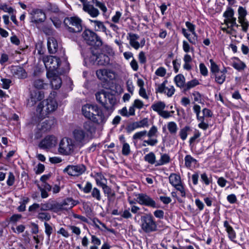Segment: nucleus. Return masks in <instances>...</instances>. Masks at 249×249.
Masks as SVG:
<instances>
[{
	"label": "nucleus",
	"mask_w": 249,
	"mask_h": 249,
	"mask_svg": "<svg viewBox=\"0 0 249 249\" xmlns=\"http://www.w3.org/2000/svg\"><path fill=\"white\" fill-rule=\"evenodd\" d=\"M63 210H67L72 208L76 205L75 201L71 198H68L61 202Z\"/></svg>",
	"instance_id": "473e14b6"
},
{
	"label": "nucleus",
	"mask_w": 249,
	"mask_h": 249,
	"mask_svg": "<svg viewBox=\"0 0 249 249\" xmlns=\"http://www.w3.org/2000/svg\"><path fill=\"white\" fill-rule=\"evenodd\" d=\"M83 38L87 44L89 45L100 47L102 45L101 38L94 32L87 29L82 34Z\"/></svg>",
	"instance_id": "0eeeda50"
},
{
	"label": "nucleus",
	"mask_w": 249,
	"mask_h": 249,
	"mask_svg": "<svg viewBox=\"0 0 249 249\" xmlns=\"http://www.w3.org/2000/svg\"><path fill=\"white\" fill-rule=\"evenodd\" d=\"M96 75L99 79L104 81L112 80L115 77L114 72L110 70L106 69L99 70L97 71Z\"/></svg>",
	"instance_id": "412c9836"
},
{
	"label": "nucleus",
	"mask_w": 249,
	"mask_h": 249,
	"mask_svg": "<svg viewBox=\"0 0 249 249\" xmlns=\"http://www.w3.org/2000/svg\"><path fill=\"white\" fill-rule=\"evenodd\" d=\"M144 160L149 163L153 164L156 163V156L153 152H150L144 156Z\"/></svg>",
	"instance_id": "37998d69"
},
{
	"label": "nucleus",
	"mask_w": 249,
	"mask_h": 249,
	"mask_svg": "<svg viewBox=\"0 0 249 249\" xmlns=\"http://www.w3.org/2000/svg\"><path fill=\"white\" fill-rule=\"evenodd\" d=\"M67 60L68 58L64 50L61 51V54L59 57L50 55L45 56L43 58V62H65Z\"/></svg>",
	"instance_id": "4be33fe9"
},
{
	"label": "nucleus",
	"mask_w": 249,
	"mask_h": 249,
	"mask_svg": "<svg viewBox=\"0 0 249 249\" xmlns=\"http://www.w3.org/2000/svg\"><path fill=\"white\" fill-rule=\"evenodd\" d=\"M157 133L158 128L157 126H156L155 125H153L150 128V130L148 131H147V134L146 136L148 137L149 139L147 140H144L143 141V143L142 144V145L146 146L144 143H146L148 145L152 146L156 145L158 143V141L157 139H152V138L156 136Z\"/></svg>",
	"instance_id": "a211bd4d"
},
{
	"label": "nucleus",
	"mask_w": 249,
	"mask_h": 249,
	"mask_svg": "<svg viewBox=\"0 0 249 249\" xmlns=\"http://www.w3.org/2000/svg\"><path fill=\"white\" fill-rule=\"evenodd\" d=\"M141 229L145 233H150L157 231V225L151 214H146L141 217Z\"/></svg>",
	"instance_id": "7ed1b4c3"
},
{
	"label": "nucleus",
	"mask_w": 249,
	"mask_h": 249,
	"mask_svg": "<svg viewBox=\"0 0 249 249\" xmlns=\"http://www.w3.org/2000/svg\"><path fill=\"white\" fill-rule=\"evenodd\" d=\"M86 170V166L83 164H80L68 165L63 170V172L71 176H78L83 174Z\"/></svg>",
	"instance_id": "ddd939ff"
},
{
	"label": "nucleus",
	"mask_w": 249,
	"mask_h": 249,
	"mask_svg": "<svg viewBox=\"0 0 249 249\" xmlns=\"http://www.w3.org/2000/svg\"><path fill=\"white\" fill-rule=\"evenodd\" d=\"M169 181L170 184L180 193L181 196H185L186 192L185 188L181 177L179 175L176 173H171L169 177Z\"/></svg>",
	"instance_id": "9d476101"
},
{
	"label": "nucleus",
	"mask_w": 249,
	"mask_h": 249,
	"mask_svg": "<svg viewBox=\"0 0 249 249\" xmlns=\"http://www.w3.org/2000/svg\"><path fill=\"white\" fill-rule=\"evenodd\" d=\"M90 23L93 26L94 30L96 31L106 32L107 28L103 22L100 20L89 19Z\"/></svg>",
	"instance_id": "c756f323"
},
{
	"label": "nucleus",
	"mask_w": 249,
	"mask_h": 249,
	"mask_svg": "<svg viewBox=\"0 0 249 249\" xmlns=\"http://www.w3.org/2000/svg\"><path fill=\"white\" fill-rule=\"evenodd\" d=\"M183 50L186 53H188L190 51H193V49L191 48L189 44L185 40L183 41Z\"/></svg>",
	"instance_id": "338daca9"
},
{
	"label": "nucleus",
	"mask_w": 249,
	"mask_h": 249,
	"mask_svg": "<svg viewBox=\"0 0 249 249\" xmlns=\"http://www.w3.org/2000/svg\"><path fill=\"white\" fill-rule=\"evenodd\" d=\"M203 116H200V117H203L204 119H205V118L211 117L213 116L212 112L207 108H204L202 109Z\"/></svg>",
	"instance_id": "0e129e2a"
},
{
	"label": "nucleus",
	"mask_w": 249,
	"mask_h": 249,
	"mask_svg": "<svg viewBox=\"0 0 249 249\" xmlns=\"http://www.w3.org/2000/svg\"><path fill=\"white\" fill-rule=\"evenodd\" d=\"M192 95L195 102H198V103H202V97L199 92L198 91H195L193 93Z\"/></svg>",
	"instance_id": "774afa93"
},
{
	"label": "nucleus",
	"mask_w": 249,
	"mask_h": 249,
	"mask_svg": "<svg viewBox=\"0 0 249 249\" xmlns=\"http://www.w3.org/2000/svg\"><path fill=\"white\" fill-rule=\"evenodd\" d=\"M37 218L41 221H49L50 220L51 216L48 213L40 212L38 213Z\"/></svg>",
	"instance_id": "a18cd8bd"
},
{
	"label": "nucleus",
	"mask_w": 249,
	"mask_h": 249,
	"mask_svg": "<svg viewBox=\"0 0 249 249\" xmlns=\"http://www.w3.org/2000/svg\"><path fill=\"white\" fill-rule=\"evenodd\" d=\"M165 107V104L163 102L159 101L153 104L151 106L152 109L158 112V114L161 112Z\"/></svg>",
	"instance_id": "f704fd0d"
},
{
	"label": "nucleus",
	"mask_w": 249,
	"mask_h": 249,
	"mask_svg": "<svg viewBox=\"0 0 249 249\" xmlns=\"http://www.w3.org/2000/svg\"><path fill=\"white\" fill-rule=\"evenodd\" d=\"M127 39L129 41L130 45L134 49L138 50L142 48L145 44V40L144 38L139 42L140 36L136 34L129 33L127 34Z\"/></svg>",
	"instance_id": "9b49d317"
},
{
	"label": "nucleus",
	"mask_w": 249,
	"mask_h": 249,
	"mask_svg": "<svg viewBox=\"0 0 249 249\" xmlns=\"http://www.w3.org/2000/svg\"><path fill=\"white\" fill-rule=\"evenodd\" d=\"M248 12L246 7L239 6L237 9L238 26L236 28L241 27V31L244 33H247L249 29V21L247 18Z\"/></svg>",
	"instance_id": "20e7f679"
},
{
	"label": "nucleus",
	"mask_w": 249,
	"mask_h": 249,
	"mask_svg": "<svg viewBox=\"0 0 249 249\" xmlns=\"http://www.w3.org/2000/svg\"><path fill=\"white\" fill-rule=\"evenodd\" d=\"M137 202L142 205L153 208L157 207L156 203L151 197L145 194H139L137 195Z\"/></svg>",
	"instance_id": "2eb2a0df"
},
{
	"label": "nucleus",
	"mask_w": 249,
	"mask_h": 249,
	"mask_svg": "<svg viewBox=\"0 0 249 249\" xmlns=\"http://www.w3.org/2000/svg\"><path fill=\"white\" fill-rule=\"evenodd\" d=\"M78 149L72 139L65 137L59 143L58 152L62 155L70 156L72 155Z\"/></svg>",
	"instance_id": "f03ea898"
},
{
	"label": "nucleus",
	"mask_w": 249,
	"mask_h": 249,
	"mask_svg": "<svg viewBox=\"0 0 249 249\" xmlns=\"http://www.w3.org/2000/svg\"><path fill=\"white\" fill-rule=\"evenodd\" d=\"M98 107L97 105H85L82 108V114L86 118L90 120Z\"/></svg>",
	"instance_id": "aec40b11"
},
{
	"label": "nucleus",
	"mask_w": 249,
	"mask_h": 249,
	"mask_svg": "<svg viewBox=\"0 0 249 249\" xmlns=\"http://www.w3.org/2000/svg\"><path fill=\"white\" fill-rule=\"evenodd\" d=\"M62 63H44L47 69V76L49 78H52L51 84L53 88L59 89L61 85L62 81L58 76L66 72L67 70L61 67Z\"/></svg>",
	"instance_id": "f257e3e1"
},
{
	"label": "nucleus",
	"mask_w": 249,
	"mask_h": 249,
	"mask_svg": "<svg viewBox=\"0 0 249 249\" xmlns=\"http://www.w3.org/2000/svg\"><path fill=\"white\" fill-rule=\"evenodd\" d=\"M82 128L89 137L95 132V130L92 123L89 121H86L83 124Z\"/></svg>",
	"instance_id": "c85d7f7f"
},
{
	"label": "nucleus",
	"mask_w": 249,
	"mask_h": 249,
	"mask_svg": "<svg viewBox=\"0 0 249 249\" xmlns=\"http://www.w3.org/2000/svg\"><path fill=\"white\" fill-rule=\"evenodd\" d=\"M44 226H45V233L47 234L48 237L49 238L51 234L53 232V228L47 222L44 223Z\"/></svg>",
	"instance_id": "bf43d9fd"
},
{
	"label": "nucleus",
	"mask_w": 249,
	"mask_h": 249,
	"mask_svg": "<svg viewBox=\"0 0 249 249\" xmlns=\"http://www.w3.org/2000/svg\"><path fill=\"white\" fill-rule=\"evenodd\" d=\"M137 125L139 128H143L144 127H147L148 126V122L147 118H144L142 120L136 122Z\"/></svg>",
	"instance_id": "052dcab7"
},
{
	"label": "nucleus",
	"mask_w": 249,
	"mask_h": 249,
	"mask_svg": "<svg viewBox=\"0 0 249 249\" xmlns=\"http://www.w3.org/2000/svg\"><path fill=\"white\" fill-rule=\"evenodd\" d=\"M107 93V92L102 90L96 94V100L103 106L104 105L105 102L106 101V99Z\"/></svg>",
	"instance_id": "e433bc0d"
},
{
	"label": "nucleus",
	"mask_w": 249,
	"mask_h": 249,
	"mask_svg": "<svg viewBox=\"0 0 249 249\" xmlns=\"http://www.w3.org/2000/svg\"><path fill=\"white\" fill-rule=\"evenodd\" d=\"M40 210L42 211H51V201L40 204Z\"/></svg>",
	"instance_id": "4d7b16f0"
},
{
	"label": "nucleus",
	"mask_w": 249,
	"mask_h": 249,
	"mask_svg": "<svg viewBox=\"0 0 249 249\" xmlns=\"http://www.w3.org/2000/svg\"><path fill=\"white\" fill-rule=\"evenodd\" d=\"M67 29L71 33H79L82 30V20L78 17L66 18L64 20Z\"/></svg>",
	"instance_id": "39448f33"
},
{
	"label": "nucleus",
	"mask_w": 249,
	"mask_h": 249,
	"mask_svg": "<svg viewBox=\"0 0 249 249\" xmlns=\"http://www.w3.org/2000/svg\"><path fill=\"white\" fill-rule=\"evenodd\" d=\"M190 130V128L188 126H186L181 129L179 132V135L182 140H185L187 137V132Z\"/></svg>",
	"instance_id": "de8ad7c7"
},
{
	"label": "nucleus",
	"mask_w": 249,
	"mask_h": 249,
	"mask_svg": "<svg viewBox=\"0 0 249 249\" xmlns=\"http://www.w3.org/2000/svg\"><path fill=\"white\" fill-rule=\"evenodd\" d=\"M132 105L134 106V107H135V108H138L139 109H142L144 106L143 102L138 99H135L134 101V102L132 104Z\"/></svg>",
	"instance_id": "680f3d73"
},
{
	"label": "nucleus",
	"mask_w": 249,
	"mask_h": 249,
	"mask_svg": "<svg viewBox=\"0 0 249 249\" xmlns=\"http://www.w3.org/2000/svg\"><path fill=\"white\" fill-rule=\"evenodd\" d=\"M46 85L47 84L44 83L43 80L41 79H37L34 83V87L37 89H44Z\"/></svg>",
	"instance_id": "3c124183"
},
{
	"label": "nucleus",
	"mask_w": 249,
	"mask_h": 249,
	"mask_svg": "<svg viewBox=\"0 0 249 249\" xmlns=\"http://www.w3.org/2000/svg\"><path fill=\"white\" fill-rule=\"evenodd\" d=\"M167 82V81L165 80L162 83L158 85L156 89V92H159L160 93H164L166 87L165 86Z\"/></svg>",
	"instance_id": "603ef678"
},
{
	"label": "nucleus",
	"mask_w": 249,
	"mask_h": 249,
	"mask_svg": "<svg viewBox=\"0 0 249 249\" xmlns=\"http://www.w3.org/2000/svg\"><path fill=\"white\" fill-rule=\"evenodd\" d=\"M30 21L37 28L46 19L45 13L39 9H33L30 13Z\"/></svg>",
	"instance_id": "1a4fd4ad"
},
{
	"label": "nucleus",
	"mask_w": 249,
	"mask_h": 249,
	"mask_svg": "<svg viewBox=\"0 0 249 249\" xmlns=\"http://www.w3.org/2000/svg\"><path fill=\"white\" fill-rule=\"evenodd\" d=\"M55 123L56 120L54 118H50L41 123L39 129L43 132L49 131L55 124Z\"/></svg>",
	"instance_id": "bb28decb"
},
{
	"label": "nucleus",
	"mask_w": 249,
	"mask_h": 249,
	"mask_svg": "<svg viewBox=\"0 0 249 249\" xmlns=\"http://www.w3.org/2000/svg\"><path fill=\"white\" fill-rule=\"evenodd\" d=\"M185 25L188 28V30L192 34V35L196 37V34L195 31L196 26L189 21H186L185 22Z\"/></svg>",
	"instance_id": "8fccbe9b"
},
{
	"label": "nucleus",
	"mask_w": 249,
	"mask_h": 249,
	"mask_svg": "<svg viewBox=\"0 0 249 249\" xmlns=\"http://www.w3.org/2000/svg\"><path fill=\"white\" fill-rule=\"evenodd\" d=\"M63 210L61 203H58L56 201L51 200V211L55 213Z\"/></svg>",
	"instance_id": "a19ab883"
},
{
	"label": "nucleus",
	"mask_w": 249,
	"mask_h": 249,
	"mask_svg": "<svg viewBox=\"0 0 249 249\" xmlns=\"http://www.w3.org/2000/svg\"><path fill=\"white\" fill-rule=\"evenodd\" d=\"M185 166L187 168L195 166L197 160L190 155H187L184 158Z\"/></svg>",
	"instance_id": "2f4dec72"
},
{
	"label": "nucleus",
	"mask_w": 249,
	"mask_h": 249,
	"mask_svg": "<svg viewBox=\"0 0 249 249\" xmlns=\"http://www.w3.org/2000/svg\"><path fill=\"white\" fill-rule=\"evenodd\" d=\"M11 71L14 75L20 79L25 78L27 76L25 71L18 66H12L11 68Z\"/></svg>",
	"instance_id": "a878e982"
},
{
	"label": "nucleus",
	"mask_w": 249,
	"mask_h": 249,
	"mask_svg": "<svg viewBox=\"0 0 249 249\" xmlns=\"http://www.w3.org/2000/svg\"><path fill=\"white\" fill-rule=\"evenodd\" d=\"M122 16V13L116 11L115 14L111 18V21L115 23H119Z\"/></svg>",
	"instance_id": "69168bd1"
},
{
	"label": "nucleus",
	"mask_w": 249,
	"mask_h": 249,
	"mask_svg": "<svg viewBox=\"0 0 249 249\" xmlns=\"http://www.w3.org/2000/svg\"><path fill=\"white\" fill-rule=\"evenodd\" d=\"M193 109L196 115L197 120L200 122L198 124L199 128L204 130L208 129L209 127L208 122L204 119L203 117H200V106L197 104H195Z\"/></svg>",
	"instance_id": "f3484780"
},
{
	"label": "nucleus",
	"mask_w": 249,
	"mask_h": 249,
	"mask_svg": "<svg viewBox=\"0 0 249 249\" xmlns=\"http://www.w3.org/2000/svg\"><path fill=\"white\" fill-rule=\"evenodd\" d=\"M82 9L93 18H97L100 14L98 9L95 8L93 5L89 4V2L85 3L83 5Z\"/></svg>",
	"instance_id": "5701e85b"
},
{
	"label": "nucleus",
	"mask_w": 249,
	"mask_h": 249,
	"mask_svg": "<svg viewBox=\"0 0 249 249\" xmlns=\"http://www.w3.org/2000/svg\"><path fill=\"white\" fill-rule=\"evenodd\" d=\"M199 83L198 81L196 79H193L190 81H189L187 83V84L185 86L184 89L185 90H187L192 89L197 85H199Z\"/></svg>",
	"instance_id": "49530a36"
},
{
	"label": "nucleus",
	"mask_w": 249,
	"mask_h": 249,
	"mask_svg": "<svg viewBox=\"0 0 249 249\" xmlns=\"http://www.w3.org/2000/svg\"><path fill=\"white\" fill-rule=\"evenodd\" d=\"M201 180L206 185H209L212 180L208 177L207 175L205 173H203L200 175Z\"/></svg>",
	"instance_id": "6e6d98bb"
},
{
	"label": "nucleus",
	"mask_w": 249,
	"mask_h": 249,
	"mask_svg": "<svg viewBox=\"0 0 249 249\" xmlns=\"http://www.w3.org/2000/svg\"><path fill=\"white\" fill-rule=\"evenodd\" d=\"M227 72L225 68H223L220 71V72H218L215 74V81L219 84H222L225 81L226 76L225 73Z\"/></svg>",
	"instance_id": "72a5a7b5"
},
{
	"label": "nucleus",
	"mask_w": 249,
	"mask_h": 249,
	"mask_svg": "<svg viewBox=\"0 0 249 249\" xmlns=\"http://www.w3.org/2000/svg\"><path fill=\"white\" fill-rule=\"evenodd\" d=\"M130 152V146L127 143L124 142L123 144L122 148V154L124 155L127 156L129 154Z\"/></svg>",
	"instance_id": "13d9d810"
},
{
	"label": "nucleus",
	"mask_w": 249,
	"mask_h": 249,
	"mask_svg": "<svg viewBox=\"0 0 249 249\" xmlns=\"http://www.w3.org/2000/svg\"><path fill=\"white\" fill-rule=\"evenodd\" d=\"M94 4L96 6L98 7L100 9V10L103 12V13H105L107 12V9L105 3L100 2L97 0H95L94 1Z\"/></svg>",
	"instance_id": "864d4df0"
},
{
	"label": "nucleus",
	"mask_w": 249,
	"mask_h": 249,
	"mask_svg": "<svg viewBox=\"0 0 249 249\" xmlns=\"http://www.w3.org/2000/svg\"><path fill=\"white\" fill-rule=\"evenodd\" d=\"M57 143V139L53 135H47L41 140L39 147L43 149H49L55 147Z\"/></svg>",
	"instance_id": "4468645a"
},
{
	"label": "nucleus",
	"mask_w": 249,
	"mask_h": 249,
	"mask_svg": "<svg viewBox=\"0 0 249 249\" xmlns=\"http://www.w3.org/2000/svg\"><path fill=\"white\" fill-rule=\"evenodd\" d=\"M96 184L100 186L102 183H107V180L101 173H97L95 175Z\"/></svg>",
	"instance_id": "58836bf2"
},
{
	"label": "nucleus",
	"mask_w": 249,
	"mask_h": 249,
	"mask_svg": "<svg viewBox=\"0 0 249 249\" xmlns=\"http://www.w3.org/2000/svg\"><path fill=\"white\" fill-rule=\"evenodd\" d=\"M104 106L107 108H109L113 107L116 103V100L114 95L107 92Z\"/></svg>",
	"instance_id": "7c9ffc66"
},
{
	"label": "nucleus",
	"mask_w": 249,
	"mask_h": 249,
	"mask_svg": "<svg viewBox=\"0 0 249 249\" xmlns=\"http://www.w3.org/2000/svg\"><path fill=\"white\" fill-rule=\"evenodd\" d=\"M107 119V116H106L102 110L98 107L90 121L98 124H103L106 122Z\"/></svg>",
	"instance_id": "6ab92c4d"
},
{
	"label": "nucleus",
	"mask_w": 249,
	"mask_h": 249,
	"mask_svg": "<svg viewBox=\"0 0 249 249\" xmlns=\"http://www.w3.org/2000/svg\"><path fill=\"white\" fill-rule=\"evenodd\" d=\"M46 105L43 104V101L37 105L36 108V114L38 118L43 119L50 114L49 111L47 109Z\"/></svg>",
	"instance_id": "b1692460"
},
{
	"label": "nucleus",
	"mask_w": 249,
	"mask_h": 249,
	"mask_svg": "<svg viewBox=\"0 0 249 249\" xmlns=\"http://www.w3.org/2000/svg\"><path fill=\"white\" fill-rule=\"evenodd\" d=\"M174 81L176 85L179 88H185V77L182 74H178L174 78Z\"/></svg>",
	"instance_id": "c9c22d12"
},
{
	"label": "nucleus",
	"mask_w": 249,
	"mask_h": 249,
	"mask_svg": "<svg viewBox=\"0 0 249 249\" xmlns=\"http://www.w3.org/2000/svg\"><path fill=\"white\" fill-rule=\"evenodd\" d=\"M147 134L146 130L138 131L133 135L132 138L134 140H142L146 136Z\"/></svg>",
	"instance_id": "c03bdc74"
},
{
	"label": "nucleus",
	"mask_w": 249,
	"mask_h": 249,
	"mask_svg": "<svg viewBox=\"0 0 249 249\" xmlns=\"http://www.w3.org/2000/svg\"><path fill=\"white\" fill-rule=\"evenodd\" d=\"M46 105L50 114L54 112L58 107V104L56 101L53 98L49 97L47 99L43 100V104Z\"/></svg>",
	"instance_id": "393cba45"
},
{
	"label": "nucleus",
	"mask_w": 249,
	"mask_h": 249,
	"mask_svg": "<svg viewBox=\"0 0 249 249\" xmlns=\"http://www.w3.org/2000/svg\"><path fill=\"white\" fill-rule=\"evenodd\" d=\"M91 196L98 201L101 199V195L100 191L97 188H94L91 191Z\"/></svg>",
	"instance_id": "09e8293b"
},
{
	"label": "nucleus",
	"mask_w": 249,
	"mask_h": 249,
	"mask_svg": "<svg viewBox=\"0 0 249 249\" xmlns=\"http://www.w3.org/2000/svg\"><path fill=\"white\" fill-rule=\"evenodd\" d=\"M167 129L170 134L175 135L178 131V125L174 122H169L167 124Z\"/></svg>",
	"instance_id": "ea45409f"
},
{
	"label": "nucleus",
	"mask_w": 249,
	"mask_h": 249,
	"mask_svg": "<svg viewBox=\"0 0 249 249\" xmlns=\"http://www.w3.org/2000/svg\"><path fill=\"white\" fill-rule=\"evenodd\" d=\"M223 17L224 18L223 24L228 26L231 29L238 26L237 18L234 17V11L231 7H228L226 8L223 14Z\"/></svg>",
	"instance_id": "6e6552de"
},
{
	"label": "nucleus",
	"mask_w": 249,
	"mask_h": 249,
	"mask_svg": "<svg viewBox=\"0 0 249 249\" xmlns=\"http://www.w3.org/2000/svg\"><path fill=\"white\" fill-rule=\"evenodd\" d=\"M170 161L169 156L166 154L161 155L160 160L156 163V166H160L169 163Z\"/></svg>",
	"instance_id": "4c0bfd02"
},
{
	"label": "nucleus",
	"mask_w": 249,
	"mask_h": 249,
	"mask_svg": "<svg viewBox=\"0 0 249 249\" xmlns=\"http://www.w3.org/2000/svg\"><path fill=\"white\" fill-rule=\"evenodd\" d=\"M47 47L48 51L50 53H56L58 48L56 40L53 37H49L48 39Z\"/></svg>",
	"instance_id": "cd10ccee"
},
{
	"label": "nucleus",
	"mask_w": 249,
	"mask_h": 249,
	"mask_svg": "<svg viewBox=\"0 0 249 249\" xmlns=\"http://www.w3.org/2000/svg\"><path fill=\"white\" fill-rule=\"evenodd\" d=\"M181 32L183 36L188 40V41L191 43L193 44H195L196 43L197 40V36L196 37L194 36V37H191L190 36V34L187 32V30L185 28H182Z\"/></svg>",
	"instance_id": "79ce46f5"
},
{
	"label": "nucleus",
	"mask_w": 249,
	"mask_h": 249,
	"mask_svg": "<svg viewBox=\"0 0 249 249\" xmlns=\"http://www.w3.org/2000/svg\"><path fill=\"white\" fill-rule=\"evenodd\" d=\"M175 89L173 86H169L165 87L164 93H165L168 97H171L175 93Z\"/></svg>",
	"instance_id": "5fc2aeb1"
},
{
	"label": "nucleus",
	"mask_w": 249,
	"mask_h": 249,
	"mask_svg": "<svg viewBox=\"0 0 249 249\" xmlns=\"http://www.w3.org/2000/svg\"><path fill=\"white\" fill-rule=\"evenodd\" d=\"M85 62L89 61L90 62H108L110 60L108 57L104 54H99L98 55L92 53L90 52L87 53L86 56L83 54Z\"/></svg>",
	"instance_id": "f8f14e48"
},
{
	"label": "nucleus",
	"mask_w": 249,
	"mask_h": 249,
	"mask_svg": "<svg viewBox=\"0 0 249 249\" xmlns=\"http://www.w3.org/2000/svg\"><path fill=\"white\" fill-rule=\"evenodd\" d=\"M44 98V92L37 90L31 91L30 98L28 100L27 105L32 107L34 106L38 101L42 100Z\"/></svg>",
	"instance_id": "dca6fc26"
},
{
	"label": "nucleus",
	"mask_w": 249,
	"mask_h": 249,
	"mask_svg": "<svg viewBox=\"0 0 249 249\" xmlns=\"http://www.w3.org/2000/svg\"><path fill=\"white\" fill-rule=\"evenodd\" d=\"M72 140L79 149L83 146L89 140V137L84 130L79 127L75 129L72 132Z\"/></svg>",
	"instance_id": "423d86ee"
},
{
	"label": "nucleus",
	"mask_w": 249,
	"mask_h": 249,
	"mask_svg": "<svg viewBox=\"0 0 249 249\" xmlns=\"http://www.w3.org/2000/svg\"><path fill=\"white\" fill-rule=\"evenodd\" d=\"M15 182V176L13 173L9 172L8 174V178L7 180V184L11 186L13 185Z\"/></svg>",
	"instance_id": "e2e57ef3"
}]
</instances>
